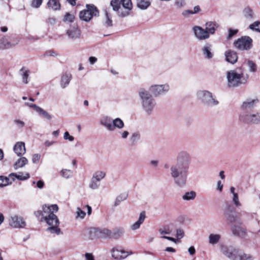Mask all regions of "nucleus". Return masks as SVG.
Returning a JSON list of instances; mask_svg holds the SVG:
<instances>
[{
    "mask_svg": "<svg viewBox=\"0 0 260 260\" xmlns=\"http://www.w3.org/2000/svg\"><path fill=\"white\" fill-rule=\"evenodd\" d=\"M190 162L189 153L182 151L178 155L176 161L171 166L170 175L177 186L183 187L186 185Z\"/></svg>",
    "mask_w": 260,
    "mask_h": 260,
    "instance_id": "f257e3e1",
    "label": "nucleus"
},
{
    "mask_svg": "<svg viewBox=\"0 0 260 260\" xmlns=\"http://www.w3.org/2000/svg\"><path fill=\"white\" fill-rule=\"evenodd\" d=\"M44 211V219L48 225L50 226L47 229V231L52 234L59 235L60 233V229L58 228L59 221L54 212H56L58 210L57 205L54 204L50 206L44 205L42 207Z\"/></svg>",
    "mask_w": 260,
    "mask_h": 260,
    "instance_id": "f03ea898",
    "label": "nucleus"
},
{
    "mask_svg": "<svg viewBox=\"0 0 260 260\" xmlns=\"http://www.w3.org/2000/svg\"><path fill=\"white\" fill-rule=\"evenodd\" d=\"M248 76L245 75L242 68H237L226 72L227 85L235 88L247 83Z\"/></svg>",
    "mask_w": 260,
    "mask_h": 260,
    "instance_id": "7ed1b4c3",
    "label": "nucleus"
},
{
    "mask_svg": "<svg viewBox=\"0 0 260 260\" xmlns=\"http://www.w3.org/2000/svg\"><path fill=\"white\" fill-rule=\"evenodd\" d=\"M139 95L142 100L143 109L148 114H151L155 106L154 100L148 91L144 89L139 91Z\"/></svg>",
    "mask_w": 260,
    "mask_h": 260,
    "instance_id": "20e7f679",
    "label": "nucleus"
},
{
    "mask_svg": "<svg viewBox=\"0 0 260 260\" xmlns=\"http://www.w3.org/2000/svg\"><path fill=\"white\" fill-rule=\"evenodd\" d=\"M239 120L241 122L248 124H260V112H241Z\"/></svg>",
    "mask_w": 260,
    "mask_h": 260,
    "instance_id": "39448f33",
    "label": "nucleus"
},
{
    "mask_svg": "<svg viewBox=\"0 0 260 260\" xmlns=\"http://www.w3.org/2000/svg\"><path fill=\"white\" fill-rule=\"evenodd\" d=\"M99 12L96 7L93 5L87 4L86 9L79 13V18L85 22H89L93 17L99 16Z\"/></svg>",
    "mask_w": 260,
    "mask_h": 260,
    "instance_id": "423d86ee",
    "label": "nucleus"
},
{
    "mask_svg": "<svg viewBox=\"0 0 260 260\" xmlns=\"http://www.w3.org/2000/svg\"><path fill=\"white\" fill-rule=\"evenodd\" d=\"M252 39L249 36H245L238 38L234 42L236 49L240 51H248L252 47Z\"/></svg>",
    "mask_w": 260,
    "mask_h": 260,
    "instance_id": "0eeeda50",
    "label": "nucleus"
},
{
    "mask_svg": "<svg viewBox=\"0 0 260 260\" xmlns=\"http://www.w3.org/2000/svg\"><path fill=\"white\" fill-rule=\"evenodd\" d=\"M198 98L208 106H215L219 104L212 93L207 90H200L197 92Z\"/></svg>",
    "mask_w": 260,
    "mask_h": 260,
    "instance_id": "6e6552de",
    "label": "nucleus"
},
{
    "mask_svg": "<svg viewBox=\"0 0 260 260\" xmlns=\"http://www.w3.org/2000/svg\"><path fill=\"white\" fill-rule=\"evenodd\" d=\"M19 40L10 36H5L0 39V50L9 49L18 44Z\"/></svg>",
    "mask_w": 260,
    "mask_h": 260,
    "instance_id": "1a4fd4ad",
    "label": "nucleus"
},
{
    "mask_svg": "<svg viewBox=\"0 0 260 260\" xmlns=\"http://www.w3.org/2000/svg\"><path fill=\"white\" fill-rule=\"evenodd\" d=\"M220 250L222 253L230 259L238 260L239 254L241 250L234 248H228L224 245L221 246Z\"/></svg>",
    "mask_w": 260,
    "mask_h": 260,
    "instance_id": "9d476101",
    "label": "nucleus"
},
{
    "mask_svg": "<svg viewBox=\"0 0 260 260\" xmlns=\"http://www.w3.org/2000/svg\"><path fill=\"white\" fill-rule=\"evenodd\" d=\"M90 238L92 239L94 236H92V234H94V236L101 238H110L111 231L106 228H92L89 230Z\"/></svg>",
    "mask_w": 260,
    "mask_h": 260,
    "instance_id": "9b49d317",
    "label": "nucleus"
},
{
    "mask_svg": "<svg viewBox=\"0 0 260 260\" xmlns=\"http://www.w3.org/2000/svg\"><path fill=\"white\" fill-rule=\"evenodd\" d=\"M111 252L112 257L117 259L125 258L132 253V252H129L125 251L123 248L119 246L114 247Z\"/></svg>",
    "mask_w": 260,
    "mask_h": 260,
    "instance_id": "f8f14e48",
    "label": "nucleus"
},
{
    "mask_svg": "<svg viewBox=\"0 0 260 260\" xmlns=\"http://www.w3.org/2000/svg\"><path fill=\"white\" fill-rule=\"evenodd\" d=\"M66 34L70 39L75 40L81 38V30L77 25H74L66 30Z\"/></svg>",
    "mask_w": 260,
    "mask_h": 260,
    "instance_id": "ddd939ff",
    "label": "nucleus"
},
{
    "mask_svg": "<svg viewBox=\"0 0 260 260\" xmlns=\"http://www.w3.org/2000/svg\"><path fill=\"white\" fill-rule=\"evenodd\" d=\"M224 215L226 217V220L230 223L236 222L237 220V213L236 212L235 208L229 205L226 207L224 210Z\"/></svg>",
    "mask_w": 260,
    "mask_h": 260,
    "instance_id": "4468645a",
    "label": "nucleus"
},
{
    "mask_svg": "<svg viewBox=\"0 0 260 260\" xmlns=\"http://www.w3.org/2000/svg\"><path fill=\"white\" fill-rule=\"evenodd\" d=\"M192 30L195 37L199 40H205L210 37L205 28L204 29L201 26H195L192 28Z\"/></svg>",
    "mask_w": 260,
    "mask_h": 260,
    "instance_id": "2eb2a0df",
    "label": "nucleus"
},
{
    "mask_svg": "<svg viewBox=\"0 0 260 260\" xmlns=\"http://www.w3.org/2000/svg\"><path fill=\"white\" fill-rule=\"evenodd\" d=\"M10 225L14 228H23L25 226L26 223L21 217L17 215L12 216L9 220Z\"/></svg>",
    "mask_w": 260,
    "mask_h": 260,
    "instance_id": "dca6fc26",
    "label": "nucleus"
},
{
    "mask_svg": "<svg viewBox=\"0 0 260 260\" xmlns=\"http://www.w3.org/2000/svg\"><path fill=\"white\" fill-rule=\"evenodd\" d=\"M120 3L118 0H112L110 5L114 11L117 12L118 15L122 17L128 15L129 13L127 11H123V8L120 7Z\"/></svg>",
    "mask_w": 260,
    "mask_h": 260,
    "instance_id": "f3484780",
    "label": "nucleus"
},
{
    "mask_svg": "<svg viewBox=\"0 0 260 260\" xmlns=\"http://www.w3.org/2000/svg\"><path fill=\"white\" fill-rule=\"evenodd\" d=\"M169 89L168 84L154 85L151 86L150 90L155 96H157L168 91Z\"/></svg>",
    "mask_w": 260,
    "mask_h": 260,
    "instance_id": "a211bd4d",
    "label": "nucleus"
},
{
    "mask_svg": "<svg viewBox=\"0 0 260 260\" xmlns=\"http://www.w3.org/2000/svg\"><path fill=\"white\" fill-rule=\"evenodd\" d=\"M257 102V100H253L250 99H247L243 102L241 106V109L242 110L241 112H251V109L255 106Z\"/></svg>",
    "mask_w": 260,
    "mask_h": 260,
    "instance_id": "6ab92c4d",
    "label": "nucleus"
},
{
    "mask_svg": "<svg viewBox=\"0 0 260 260\" xmlns=\"http://www.w3.org/2000/svg\"><path fill=\"white\" fill-rule=\"evenodd\" d=\"M26 105L34 108V109L41 116L42 118L46 119L48 120H50L52 117L47 111H45L42 108L39 107L36 104H29L28 103H25Z\"/></svg>",
    "mask_w": 260,
    "mask_h": 260,
    "instance_id": "aec40b11",
    "label": "nucleus"
},
{
    "mask_svg": "<svg viewBox=\"0 0 260 260\" xmlns=\"http://www.w3.org/2000/svg\"><path fill=\"white\" fill-rule=\"evenodd\" d=\"M13 150L18 156H22L26 152L25 143L23 142H17L13 147Z\"/></svg>",
    "mask_w": 260,
    "mask_h": 260,
    "instance_id": "412c9836",
    "label": "nucleus"
},
{
    "mask_svg": "<svg viewBox=\"0 0 260 260\" xmlns=\"http://www.w3.org/2000/svg\"><path fill=\"white\" fill-rule=\"evenodd\" d=\"M218 27V24L215 21H210L205 23V29L209 36L214 34Z\"/></svg>",
    "mask_w": 260,
    "mask_h": 260,
    "instance_id": "4be33fe9",
    "label": "nucleus"
},
{
    "mask_svg": "<svg viewBox=\"0 0 260 260\" xmlns=\"http://www.w3.org/2000/svg\"><path fill=\"white\" fill-rule=\"evenodd\" d=\"M225 56L226 61L231 63L234 64L237 61L238 56L236 52L232 50H228L225 52Z\"/></svg>",
    "mask_w": 260,
    "mask_h": 260,
    "instance_id": "5701e85b",
    "label": "nucleus"
},
{
    "mask_svg": "<svg viewBox=\"0 0 260 260\" xmlns=\"http://www.w3.org/2000/svg\"><path fill=\"white\" fill-rule=\"evenodd\" d=\"M242 14L244 17L248 20H252L255 18V13L253 10L249 6L244 8Z\"/></svg>",
    "mask_w": 260,
    "mask_h": 260,
    "instance_id": "b1692460",
    "label": "nucleus"
},
{
    "mask_svg": "<svg viewBox=\"0 0 260 260\" xmlns=\"http://www.w3.org/2000/svg\"><path fill=\"white\" fill-rule=\"evenodd\" d=\"M47 5L50 10L57 11L60 9V4L58 0H49Z\"/></svg>",
    "mask_w": 260,
    "mask_h": 260,
    "instance_id": "393cba45",
    "label": "nucleus"
},
{
    "mask_svg": "<svg viewBox=\"0 0 260 260\" xmlns=\"http://www.w3.org/2000/svg\"><path fill=\"white\" fill-rule=\"evenodd\" d=\"M112 120L111 118L105 116L102 117L100 120V123L105 126L108 130L111 131V129L113 127L112 126Z\"/></svg>",
    "mask_w": 260,
    "mask_h": 260,
    "instance_id": "a878e982",
    "label": "nucleus"
},
{
    "mask_svg": "<svg viewBox=\"0 0 260 260\" xmlns=\"http://www.w3.org/2000/svg\"><path fill=\"white\" fill-rule=\"evenodd\" d=\"M145 218V212L144 211L142 212L139 215V217L138 221H137L136 222H135L132 225V230H136L140 228L141 224H142L144 221Z\"/></svg>",
    "mask_w": 260,
    "mask_h": 260,
    "instance_id": "bb28decb",
    "label": "nucleus"
},
{
    "mask_svg": "<svg viewBox=\"0 0 260 260\" xmlns=\"http://www.w3.org/2000/svg\"><path fill=\"white\" fill-rule=\"evenodd\" d=\"M124 122L120 118H117L115 119H113L112 124L113 127L111 129V131H115L116 128L121 129L124 127Z\"/></svg>",
    "mask_w": 260,
    "mask_h": 260,
    "instance_id": "cd10ccee",
    "label": "nucleus"
},
{
    "mask_svg": "<svg viewBox=\"0 0 260 260\" xmlns=\"http://www.w3.org/2000/svg\"><path fill=\"white\" fill-rule=\"evenodd\" d=\"M72 78V76L70 74L66 73L63 74L61 78V86L62 88H65L70 83Z\"/></svg>",
    "mask_w": 260,
    "mask_h": 260,
    "instance_id": "c85d7f7f",
    "label": "nucleus"
},
{
    "mask_svg": "<svg viewBox=\"0 0 260 260\" xmlns=\"http://www.w3.org/2000/svg\"><path fill=\"white\" fill-rule=\"evenodd\" d=\"M28 163L27 159L25 157H21L19 158L14 164V168L15 170L23 167Z\"/></svg>",
    "mask_w": 260,
    "mask_h": 260,
    "instance_id": "c756f323",
    "label": "nucleus"
},
{
    "mask_svg": "<svg viewBox=\"0 0 260 260\" xmlns=\"http://www.w3.org/2000/svg\"><path fill=\"white\" fill-rule=\"evenodd\" d=\"M23 83L27 84L28 82V78L30 73V71L27 68L22 67L20 71Z\"/></svg>",
    "mask_w": 260,
    "mask_h": 260,
    "instance_id": "7c9ffc66",
    "label": "nucleus"
},
{
    "mask_svg": "<svg viewBox=\"0 0 260 260\" xmlns=\"http://www.w3.org/2000/svg\"><path fill=\"white\" fill-rule=\"evenodd\" d=\"M203 53L206 57L210 59L213 56V53L211 52V45L207 44L204 46L202 49Z\"/></svg>",
    "mask_w": 260,
    "mask_h": 260,
    "instance_id": "2f4dec72",
    "label": "nucleus"
},
{
    "mask_svg": "<svg viewBox=\"0 0 260 260\" xmlns=\"http://www.w3.org/2000/svg\"><path fill=\"white\" fill-rule=\"evenodd\" d=\"M123 229L120 228L115 229L113 232L111 231L110 238L118 239L123 234Z\"/></svg>",
    "mask_w": 260,
    "mask_h": 260,
    "instance_id": "473e14b6",
    "label": "nucleus"
},
{
    "mask_svg": "<svg viewBox=\"0 0 260 260\" xmlns=\"http://www.w3.org/2000/svg\"><path fill=\"white\" fill-rule=\"evenodd\" d=\"M137 5L140 9L145 10L149 7L150 2L149 0H137Z\"/></svg>",
    "mask_w": 260,
    "mask_h": 260,
    "instance_id": "72a5a7b5",
    "label": "nucleus"
},
{
    "mask_svg": "<svg viewBox=\"0 0 260 260\" xmlns=\"http://www.w3.org/2000/svg\"><path fill=\"white\" fill-rule=\"evenodd\" d=\"M106 175V173L105 171L99 170L93 173L92 178L101 181L105 177Z\"/></svg>",
    "mask_w": 260,
    "mask_h": 260,
    "instance_id": "f704fd0d",
    "label": "nucleus"
},
{
    "mask_svg": "<svg viewBox=\"0 0 260 260\" xmlns=\"http://www.w3.org/2000/svg\"><path fill=\"white\" fill-rule=\"evenodd\" d=\"M221 236L219 234H211L209 236V243L211 244H216L220 240Z\"/></svg>",
    "mask_w": 260,
    "mask_h": 260,
    "instance_id": "c9c22d12",
    "label": "nucleus"
},
{
    "mask_svg": "<svg viewBox=\"0 0 260 260\" xmlns=\"http://www.w3.org/2000/svg\"><path fill=\"white\" fill-rule=\"evenodd\" d=\"M248 28L253 31L260 33V21H254L249 25Z\"/></svg>",
    "mask_w": 260,
    "mask_h": 260,
    "instance_id": "e433bc0d",
    "label": "nucleus"
},
{
    "mask_svg": "<svg viewBox=\"0 0 260 260\" xmlns=\"http://www.w3.org/2000/svg\"><path fill=\"white\" fill-rule=\"evenodd\" d=\"M123 6V11H127L128 12L132 8V3L131 0H121Z\"/></svg>",
    "mask_w": 260,
    "mask_h": 260,
    "instance_id": "4c0bfd02",
    "label": "nucleus"
},
{
    "mask_svg": "<svg viewBox=\"0 0 260 260\" xmlns=\"http://www.w3.org/2000/svg\"><path fill=\"white\" fill-rule=\"evenodd\" d=\"M196 197V193L194 191L186 192L182 196V199L185 201L192 200L195 199Z\"/></svg>",
    "mask_w": 260,
    "mask_h": 260,
    "instance_id": "58836bf2",
    "label": "nucleus"
},
{
    "mask_svg": "<svg viewBox=\"0 0 260 260\" xmlns=\"http://www.w3.org/2000/svg\"><path fill=\"white\" fill-rule=\"evenodd\" d=\"M253 257L249 254H247L243 252L242 250H240V252L239 254V258L238 260H253Z\"/></svg>",
    "mask_w": 260,
    "mask_h": 260,
    "instance_id": "ea45409f",
    "label": "nucleus"
},
{
    "mask_svg": "<svg viewBox=\"0 0 260 260\" xmlns=\"http://www.w3.org/2000/svg\"><path fill=\"white\" fill-rule=\"evenodd\" d=\"M100 186V181L96 180V179L91 178L90 183L89 184V187L92 189H96Z\"/></svg>",
    "mask_w": 260,
    "mask_h": 260,
    "instance_id": "a19ab883",
    "label": "nucleus"
},
{
    "mask_svg": "<svg viewBox=\"0 0 260 260\" xmlns=\"http://www.w3.org/2000/svg\"><path fill=\"white\" fill-rule=\"evenodd\" d=\"M127 198V194L125 193H122L118 196L115 200L114 206H118L122 201L125 200Z\"/></svg>",
    "mask_w": 260,
    "mask_h": 260,
    "instance_id": "79ce46f5",
    "label": "nucleus"
},
{
    "mask_svg": "<svg viewBox=\"0 0 260 260\" xmlns=\"http://www.w3.org/2000/svg\"><path fill=\"white\" fill-rule=\"evenodd\" d=\"M232 232L234 235L238 236H243L245 234L244 230L240 226H234Z\"/></svg>",
    "mask_w": 260,
    "mask_h": 260,
    "instance_id": "37998d69",
    "label": "nucleus"
},
{
    "mask_svg": "<svg viewBox=\"0 0 260 260\" xmlns=\"http://www.w3.org/2000/svg\"><path fill=\"white\" fill-rule=\"evenodd\" d=\"M106 20L105 21V25L107 27H111L112 26V20L111 16L109 14L107 11H105Z\"/></svg>",
    "mask_w": 260,
    "mask_h": 260,
    "instance_id": "c03bdc74",
    "label": "nucleus"
},
{
    "mask_svg": "<svg viewBox=\"0 0 260 260\" xmlns=\"http://www.w3.org/2000/svg\"><path fill=\"white\" fill-rule=\"evenodd\" d=\"M10 176H15L16 178L20 180H24L28 179L29 178V174L28 173H26L25 176H22L20 175H17L15 173H12L10 175Z\"/></svg>",
    "mask_w": 260,
    "mask_h": 260,
    "instance_id": "a18cd8bd",
    "label": "nucleus"
},
{
    "mask_svg": "<svg viewBox=\"0 0 260 260\" xmlns=\"http://www.w3.org/2000/svg\"><path fill=\"white\" fill-rule=\"evenodd\" d=\"M74 19L75 16L73 14L70 13H67L64 16L63 20L64 21L72 22L74 21Z\"/></svg>",
    "mask_w": 260,
    "mask_h": 260,
    "instance_id": "49530a36",
    "label": "nucleus"
},
{
    "mask_svg": "<svg viewBox=\"0 0 260 260\" xmlns=\"http://www.w3.org/2000/svg\"><path fill=\"white\" fill-rule=\"evenodd\" d=\"M174 5L178 9H181L185 5L184 0H175Z\"/></svg>",
    "mask_w": 260,
    "mask_h": 260,
    "instance_id": "de8ad7c7",
    "label": "nucleus"
},
{
    "mask_svg": "<svg viewBox=\"0 0 260 260\" xmlns=\"http://www.w3.org/2000/svg\"><path fill=\"white\" fill-rule=\"evenodd\" d=\"M86 213L84 211H82L80 208H77L76 211V218H80L83 219L85 217Z\"/></svg>",
    "mask_w": 260,
    "mask_h": 260,
    "instance_id": "09e8293b",
    "label": "nucleus"
},
{
    "mask_svg": "<svg viewBox=\"0 0 260 260\" xmlns=\"http://www.w3.org/2000/svg\"><path fill=\"white\" fill-rule=\"evenodd\" d=\"M61 174L63 177L69 178L72 176V172L70 170H62L61 171Z\"/></svg>",
    "mask_w": 260,
    "mask_h": 260,
    "instance_id": "8fccbe9b",
    "label": "nucleus"
},
{
    "mask_svg": "<svg viewBox=\"0 0 260 260\" xmlns=\"http://www.w3.org/2000/svg\"><path fill=\"white\" fill-rule=\"evenodd\" d=\"M140 137V134L137 133H135L132 135L130 138V141L132 144H134L139 139Z\"/></svg>",
    "mask_w": 260,
    "mask_h": 260,
    "instance_id": "3c124183",
    "label": "nucleus"
},
{
    "mask_svg": "<svg viewBox=\"0 0 260 260\" xmlns=\"http://www.w3.org/2000/svg\"><path fill=\"white\" fill-rule=\"evenodd\" d=\"M233 198V202L235 205L237 207H239L241 205V203L239 201L238 195L237 193H234Z\"/></svg>",
    "mask_w": 260,
    "mask_h": 260,
    "instance_id": "603ef678",
    "label": "nucleus"
},
{
    "mask_svg": "<svg viewBox=\"0 0 260 260\" xmlns=\"http://www.w3.org/2000/svg\"><path fill=\"white\" fill-rule=\"evenodd\" d=\"M43 0H32L31 5L32 7L38 8L42 5Z\"/></svg>",
    "mask_w": 260,
    "mask_h": 260,
    "instance_id": "864d4df0",
    "label": "nucleus"
},
{
    "mask_svg": "<svg viewBox=\"0 0 260 260\" xmlns=\"http://www.w3.org/2000/svg\"><path fill=\"white\" fill-rule=\"evenodd\" d=\"M34 214L35 215V216L38 218H39L40 217H41V218L40 219V221H43V220L44 219V211H43V210L42 211H40V210H38V211H35L34 212Z\"/></svg>",
    "mask_w": 260,
    "mask_h": 260,
    "instance_id": "5fc2aeb1",
    "label": "nucleus"
},
{
    "mask_svg": "<svg viewBox=\"0 0 260 260\" xmlns=\"http://www.w3.org/2000/svg\"><path fill=\"white\" fill-rule=\"evenodd\" d=\"M9 179L6 177L0 176V186H5L8 184Z\"/></svg>",
    "mask_w": 260,
    "mask_h": 260,
    "instance_id": "6e6d98bb",
    "label": "nucleus"
},
{
    "mask_svg": "<svg viewBox=\"0 0 260 260\" xmlns=\"http://www.w3.org/2000/svg\"><path fill=\"white\" fill-rule=\"evenodd\" d=\"M238 30V29H230L229 30V34H228V36L227 37V39H230L231 38H232L234 35H235L236 34H237Z\"/></svg>",
    "mask_w": 260,
    "mask_h": 260,
    "instance_id": "4d7b16f0",
    "label": "nucleus"
},
{
    "mask_svg": "<svg viewBox=\"0 0 260 260\" xmlns=\"http://www.w3.org/2000/svg\"><path fill=\"white\" fill-rule=\"evenodd\" d=\"M63 138L64 140H68L71 142H72L74 140V137L73 136H70L68 132H66L64 133Z\"/></svg>",
    "mask_w": 260,
    "mask_h": 260,
    "instance_id": "13d9d810",
    "label": "nucleus"
},
{
    "mask_svg": "<svg viewBox=\"0 0 260 260\" xmlns=\"http://www.w3.org/2000/svg\"><path fill=\"white\" fill-rule=\"evenodd\" d=\"M41 155L39 154H35L32 157V161L34 164L38 163L40 159Z\"/></svg>",
    "mask_w": 260,
    "mask_h": 260,
    "instance_id": "bf43d9fd",
    "label": "nucleus"
},
{
    "mask_svg": "<svg viewBox=\"0 0 260 260\" xmlns=\"http://www.w3.org/2000/svg\"><path fill=\"white\" fill-rule=\"evenodd\" d=\"M176 235L178 239H181L184 236L183 231L181 229L177 230Z\"/></svg>",
    "mask_w": 260,
    "mask_h": 260,
    "instance_id": "052dcab7",
    "label": "nucleus"
},
{
    "mask_svg": "<svg viewBox=\"0 0 260 260\" xmlns=\"http://www.w3.org/2000/svg\"><path fill=\"white\" fill-rule=\"evenodd\" d=\"M14 123L19 127H23L24 126V122L19 119L14 120Z\"/></svg>",
    "mask_w": 260,
    "mask_h": 260,
    "instance_id": "680f3d73",
    "label": "nucleus"
},
{
    "mask_svg": "<svg viewBox=\"0 0 260 260\" xmlns=\"http://www.w3.org/2000/svg\"><path fill=\"white\" fill-rule=\"evenodd\" d=\"M47 22L51 25H54L56 23V19L54 17H49L47 19Z\"/></svg>",
    "mask_w": 260,
    "mask_h": 260,
    "instance_id": "e2e57ef3",
    "label": "nucleus"
},
{
    "mask_svg": "<svg viewBox=\"0 0 260 260\" xmlns=\"http://www.w3.org/2000/svg\"><path fill=\"white\" fill-rule=\"evenodd\" d=\"M85 256L86 260H94V257L91 253H86Z\"/></svg>",
    "mask_w": 260,
    "mask_h": 260,
    "instance_id": "0e129e2a",
    "label": "nucleus"
},
{
    "mask_svg": "<svg viewBox=\"0 0 260 260\" xmlns=\"http://www.w3.org/2000/svg\"><path fill=\"white\" fill-rule=\"evenodd\" d=\"M44 186V183L42 180H39L37 183V186L39 188H43Z\"/></svg>",
    "mask_w": 260,
    "mask_h": 260,
    "instance_id": "69168bd1",
    "label": "nucleus"
},
{
    "mask_svg": "<svg viewBox=\"0 0 260 260\" xmlns=\"http://www.w3.org/2000/svg\"><path fill=\"white\" fill-rule=\"evenodd\" d=\"M201 11V9L199 6H196L193 8V10H192V14H196Z\"/></svg>",
    "mask_w": 260,
    "mask_h": 260,
    "instance_id": "338daca9",
    "label": "nucleus"
},
{
    "mask_svg": "<svg viewBox=\"0 0 260 260\" xmlns=\"http://www.w3.org/2000/svg\"><path fill=\"white\" fill-rule=\"evenodd\" d=\"M97 61V58L93 56H91L89 58V61L90 64H94Z\"/></svg>",
    "mask_w": 260,
    "mask_h": 260,
    "instance_id": "774afa93",
    "label": "nucleus"
}]
</instances>
